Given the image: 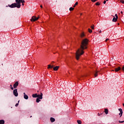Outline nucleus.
<instances>
[{"instance_id":"obj_1","label":"nucleus","mask_w":124,"mask_h":124,"mask_svg":"<svg viewBox=\"0 0 124 124\" xmlns=\"http://www.w3.org/2000/svg\"><path fill=\"white\" fill-rule=\"evenodd\" d=\"M88 39H85L82 40L81 42V45H80V48L78 49V51H76V58L78 61L79 60V58H80V56L83 55L84 51L83 50L84 49H87V45H88Z\"/></svg>"},{"instance_id":"obj_2","label":"nucleus","mask_w":124,"mask_h":124,"mask_svg":"<svg viewBox=\"0 0 124 124\" xmlns=\"http://www.w3.org/2000/svg\"><path fill=\"white\" fill-rule=\"evenodd\" d=\"M21 0H16V3H13L11 5H8V6L11 7V8H14L15 7L20 8V7H21Z\"/></svg>"},{"instance_id":"obj_3","label":"nucleus","mask_w":124,"mask_h":124,"mask_svg":"<svg viewBox=\"0 0 124 124\" xmlns=\"http://www.w3.org/2000/svg\"><path fill=\"white\" fill-rule=\"evenodd\" d=\"M32 97L33 98H36L38 97L39 98V99H42L43 98V94L42 93H41L40 94H37V93L33 94L32 95Z\"/></svg>"},{"instance_id":"obj_4","label":"nucleus","mask_w":124,"mask_h":124,"mask_svg":"<svg viewBox=\"0 0 124 124\" xmlns=\"http://www.w3.org/2000/svg\"><path fill=\"white\" fill-rule=\"evenodd\" d=\"M39 18V17H36L34 16H32L31 21V22H35V21H37V20Z\"/></svg>"},{"instance_id":"obj_5","label":"nucleus","mask_w":124,"mask_h":124,"mask_svg":"<svg viewBox=\"0 0 124 124\" xmlns=\"http://www.w3.org/2000/svg\"><path fill=\"white\" fill-rule=\"evenodd\" d=\"M13 93L16 96H18V92L17 91V89H15L14 90Z\"/></svg>"},{"instance_id":"obj_6","label":"nucleus","mask_w":124,"mask_h":124,"mask_svg":"<svg viewBox=\"0 0 124 124\" xmlns=\"http://www.w3.org/2000/svg\"><path fill=\"white\" fill-rule=\"evenodd\" d=\"M18 85L19 82H18V81L16 82L14 84V89H16V88H17V87H18Z\"/></svg>"},{"instance_id":"obj_7","label":"nucleus","mask_w":124,"mask_h":124,"mask_svg":"<svg viewBox=\"0 0 124 124\" xmlns=\"http://www.w3.org/2000/svg\"><path fill=\"white\" fill-rule=\"evenodd\" d=\"M118 110L120 112V113L119 114V116H120V117H122V116H123V109L119 108Z\"/></svg>"},{"instance_id":"obj_8","label":"nucleus","mask_w":124,"mask_h":124,"mask_svg":"<svg viewBox=\"0 0 124 124\" xmlns=\"http://www.w3.org/2000/svg\"><path fill=\"white\" fill-rule=\"evenodd\" d=\"M121 69H122V68H121V67H118L117 68H115V72H118V71H120Z\"/></svg>"},{"instance_id":"obj_9","label":"nucleus","mask_w":124,"mask_h":124,"mask_svg":"<svg viewBox=\"0 0 124 124\" xmlns=\"http://www.w3.org/2000/svg\"><path fill=\"white\" fill-rule=\"evenodd\" d=\"M23 94L24 98H25V99H29V96H28V95L26 94V93H24Z\"/></svg>"},{"instance_id":"obj_10","label":"nucleus","mask_w":124,"mask_h":124,"mask_svg":"<svg viewBox=\"0 0 124 124\" xmlns=\"http://www.w3.org/2000/svg\"><path fill=\"white\" fill-rule=\"evenodd\" d=\"M118 20V18L117 17H115V16H114L113 19H112V21L113 22H117V20Z\"/></svg>"},{"instance_id":"obj_11","label":"nucleus","mask_w":124,"mask_h":124,"mask_svg":"<svg viewBox=\"0 0 124 124\" xmlns=\"http://www.w3.org/2000/svg\"><path fill=\"white\" fill-rule=\"evenodd\" d=\"M55 118H54L53 117L50 118V122H51V123H54V122H55Z\"/></svg>"},{"instance_id":"obj_12","label":"nucleus","mask_w":124,"mask_h":124,"mask_svg":"<svg viewBox=\"0 0 124 124\" xmlns=\"http://www.w3.org/2000/svg\"><path fill=\"white\" fill-rule=\"evenodd\" d=\"M105 112L106 115H108V109L105 108Z\"/></svg>"},{"instance_id":"obj_13","label":"nucleus","mask_w":124,"mask_h":124,"mask_svg":"<svg viewBox=\"0 0 124 124\" xmlns=\"http://www.w3.org/2000/svg\"><path fill=\"white\" fill-rule=\"evenodd\" d=\"M97 73H98V72L97 71H95V73L94 74V77H97V76L98 75L97 74Z\"/></svg>"},{"instance_id":"obj_14","label":"nucleus","mask_w":124,"mask_h":124,"mask_svg":"<svg viewBox=\"0 0 124 124\" xmlns=\"http://www.w3.org/2000/svg\"><path fill=\"white\" fill-rule=\"evenodd\" d=\"M53 69L55 71H57V70H58V69H59V66H56V67H54Z\"/></svg>"},{"instance_id":"obj_15","label":"nucleus","mask_w":124,"mask_h":124,"mask_svg":"<svg viewBox=\"0 0 124 124\" xmlns=\"http://www.w3.org/2000/svg\"><path fill=\"white\" fill-rule=\"evenodd\" d=\"M0 124H4V120H0Z\"/></svg>"},{"instance_id":"obj_16","label":"nucleus","mask_w":124,"mask_h":124,"mask_svg":"<svg viewBox=\"0 0 124 124\" xmlns=\"http://www.w3.org/2000/svg\"><path fill=\"white\" fill-rule=\"evenodd\" d=\"M37 103H38L40 101V99L39 98H37L36 100Z\"/></svg>"},{"instance_id":"obj_17","label":"nucleus","mask_w":124,"mask_h":124,"mask_svg":"<svg viewBox=\"0 0 124 124\" xmlns=\"http://www.w3.org/2000/svg\"><path fill=\"white\" fill-rule=\"evenodd\" d=\"M77 123L78 124H82V121H81L80 120H78Z\"/></svg>"},{"instance_id":"obj_18","label":"nucleus","mask_w":124,"mask_h":124,"mask_svg":"<svg viewBox=\"0 0 124 124\" xmlns=\"http://www.w3.org/2000/svg\"><path fill=\"white\" fill-rule=\"evenodd\" d=\"M88 31H89V32H90V33H92V32H93V31H92L91 29H88Z\"/></svg>"},{"instance_id":"obj_19","label":"nucleus","mask_w":124,"mask_h":124,"mask_svg":"<svg viewBox=\"0 0 124 124\" xmlns=\"http://www.w3.org/2000/svg\"><path fill=\"white\" fill-rule=\"evenodd\" d=\"M81 37H84L85 36V34L84 33H82L80 35Z\"/></svg>"},{"instance_id":"obj_20","label":"nucleus","mask_w":124,"mask_h":124,"mask_svg":"<svg viewBox=\"0 0 124 124\" xmlns=\"http://www.w3.org/2000/svg\"><path fill=\"white\" fill-rule=\"evenodd\" d=\"M48 68H53V66H51V65H48Z\"/></svg>"},{"instance_id":"obj_21","label":"nucleus","mask_w":124,"mask_h":124,"mask_svg":"<svg viewBox=\"0 0 124 124\" xmlns=\"http://www.w3.org/2000/svg\"><path fill=\"white\" fill-rule=\"evenodd\" d=\"M74 8L71 7V8H70L69 10H70V11H72V10H74Z\"/></svg>"},{"instance_id":"obj_22","label":"nucleus","mask_w":124,"mask_h":124,"mask_svg":"<svg viewBox=\"0 0 124 124\" xmlns=\"http://www.w3.org/2000/svg\"><path fill=\"white\" fill-rule=\"evenodd\" d=\"M20 102V101H18V103H16V107H18V105H19V102Z\"/></svg>"},{"instance_id":"obj_23","label":"nucleus","mask_w":124,"mask_h":124,"mask_svg":"<svg viewBox=\"0 0 124 124\" xmlns=\"http://www.w3.org/2000/svg\"><path fill=\"white\" fill-rule=\"evenodd\" d=\"M76 5H78V2H76V3L74 5V7H75Z\"/></svg>"},{"instance_id":"obj_24","label":"nucleus","mask_w":124,"mask_h":124,"mask_svg":"<svg viewBox=\"0 0 124 124\" xmlns=\"http://www.w3.org/2000/svg\"><path fill=\"white\" fill-rule=\"evenodd\" d=\"M95 5H100V3H99V2H97L95 3Z\"/></svg>"},{"instance_id":"obj_25","label":"nucleus","mask_w":124,"mask_h":124,"mask_svg":"<svg viewBox=\"0 0 124 124\" xmlns=\"http://www.w3.org/2000/svg\"><path fill=\"white\" fill-rule=\"evenodd\" d=\"M21 3H24L25 0H21L20 1V3H21Z\"/></svg>"},{"instance_id":"obj_26","label":"nucleus","mask_w":124,"mask_h":124,"mask_svg":"<svg viewBox=\"0 0 124 124\" xmlns=\"http://www.w3.org/2000/svg\"><path fill=\"white\" fill-rule=\"evenodd\" d=\"M91 29L92 30H94V25H93L92 26H91Z\"/></svg>"},{"instance_id":"obj_27","label":"nucleus","mask_w":124,"mask_h":124,"mask_svg":"<svg viewBox=\"0 0 124 124\" xmlns=\"http://www.w3.org/2000/svg\"><path fill=\"white\" fill-rule=\"evenodd\" d=\"M119 123H120V124H123V123H124V121H119Z\"/></svg>"},{"instance_id":"obj_28","label":"nucleus","mask_w":124,"mask_h":124,"mask_svg":"<svg viewBox=\"0 0 124 124\" xmlns=\"http://www.w3.org/2000/svg\"><path fill=\"white\" fill-rule=\"evenodd\" d=\"M122 71H123V72H124V66L122 67V68H121Z\"/></svg>"},{"instance_id":"obj_29","label":"nucleus","mask_w":124,"mask_h":124,"mask_svg":"<svg viewBox=\"0 0 124 124\" xmlns=\"http://www.w3.org/2000/svg\"><path fill=\"white\" fill-rule=\"evenodd\" d=\"M120 2L122 3H124V0H121L120 1Z\"/></svg>"},{"instance_id":"obj_30","label":"nucleus","mask_w":124,"mask_h":124,"mask_svg":"<svg viewBox=\"0 0 124 124\" xmlns=\"http://www.w3.org/2000/svg\"><path fill=\"white\" fill-rule=\"evenodd\" d=\"M92 1H93V2H95V1H96L97 0H91Z\"/></svg>"},{"instance_id":"obj_31","label":"nucleus","mask_w":124,"mask_h":124,"mask_svg":"<svg viewBox=\"0 0 124 124\" xmlns=\"http://www.w3.org/2000/svg\"><path fill=\"white\" fill-rule=\"evenodd\" d=\"M115 16L116 18H118V15H117V14H115Z\"/></svg>"},{"instance_id":"obj_32","label":"nucleus","mask_w":124,"mask_h":124,"mask_svg":"<svg viewBox=\"0 0 124 124\" xmlns=\"http://www.w3.org/2000/svg\"><path fill=\"white\" fill-rule=\"evenodd\" d=\"M103 3L104 4H105L106 3V0H104Z\"/></svg>"},{"instance_id":"obj_33","label":"nucleus","mask_w":124,"mask_h":124,"mask_svg":"<svg viewBox=\"0 0 124 124\" xmlns=\"http://www.w3.org/2000/svg\"><path fill=\"white\" fill-rule=\"evenodd\" d=\"M108 40H109V39H106V42H107V41H108Z\"/></svg>"},{"instance_id":"obj_34","label":"nucleus","mask_w":124,"mask_h":124,"mask_svg":"<svg viewBox=\"0 0 124 124\" xmlns=\"http://www.w3.org/2000/svg\"><path fill=\"white\" fill-rule=\"evenodd\" d=\"M11 90H12V91H13V90H14V88H13V87H11Z\"/></svg>"},{"instance_id":"obj_35","label":"nucleus","mask_w":124,"mask_h":124,"mask_svg":"<svg viewBox=\"0 0 124 124\" xmlns=\"http://www.w3.org/2000/svg\"><path fill=\"white\" fill-rule=\"evenodd\" d=\"M22 5L23 6H24L25 5V4H24V3H22Z\"/></svg>"},{"instance_id":"obj_36","label":"nucleus","mask_w":124,"mask_h":124,"mask_svg":"<svg viewBox=\"0 0 124 124\" xmlns=\"http://www.w3.org/2000/svg\"><path fill=\"white\" fill-rule=\"evenodd\" d=\"M99 32L100 33H101V31H99Z\"/></svg>"},{"instance_id":"obj_37","label":"nucleus","mask_w":124,"mask_h":124,"mask_svg":"<svg viewBox=\"0 0 124 124\" xmlns=\"http://www.w3.org/2000/svg\"><path fill=\"white\" fill-rule=\"evenodd\" d=\"M40 7H41V8H42V7H42V5H41V6H40Z\"/></svg>"},{"instance_id":"obj_38","label":"nucleus","mask_w":124,"mask_h":124,"mask_svg":"<svg viewBox=\"0 0 124 124\" xmlns=\"http://www.w3.org/2000/svg\"><path fill=\"white\" fill-rule=\"evenodd\" d=\"M10 87H11V88L12 87V85H10Z\"/></svg>"},{"instance_id":"obj_39","label":"nucleus","mask_w":124,"mask_h":124,"mask_svg":"<svg viewBox=\"0 0 124 124\" xmlns=\"http://www.w3.org/2000/svg\"><path fill=\"white\" fill-rule=\"evenodd\" d=\"M98 116H100V114H99V113H98Z\"/></svg>"},{"instance_id":"obj_40","label":"nucleus","mask_w":124,"mask_h":124,"mask_svg":"<svg viewBox=\"0 0 124 124\" xmlns=\"http://www.w3.org/2000/svg\"><path fill=\"white\" fill-rule=\"evenodd\" d=\"M121 14H123V12H121Z\"/></svg>"},{"instance_id":"obj_41","label":"nucleus","mask_w":124,"mask_h":124,"mask_svg":"<svg viewBox=\"0 0 124 124\" xmlns=\"http://www.w3.org/2000/svg\"><path fill=\"white\" fill-rule=\"evenodd\" d=\"M112 71H115V70H112Z\"/></svg>"},{"instance_id":"obj_42","label":"nucleus","mask_w":124,"mask_h":124,"mask_svg":"<svg viewBox=\"0 0 124 124\" xmlns=\"http://www.w3.org/2000/svg\"><path fill=\"white\" fill-rule=\"evenodd\" d=\"M108 0H106V1H108Z\"/></svg>"},{"instance_id":"obj_43","label":"nucleus","mask_w":124,"mask_h":124,"mask_svg":"<svg viewBox=\"0 0 124 124\" xmlns=\"http://www.w3.org/2000/svg\"><path fill=\"white\" fill-rule=\"evenodd\" d=\"M31 117H32V116H30V118H31Z\"/></svg>"}]
</instances>
